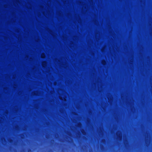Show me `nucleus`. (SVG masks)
Masks as SVG:
<instances>
[{
	"mask_svg": "<svg viewBox=\"0 0 152 152\" xmlns=\"http://www.w3.org/2000/svg\"><path fill=\"white\" fill-rule=\"evenodd\" d=\"M47 65V63L45 61H44L42 62V65L43 67H45Z\"/></svg>",
	"mask_w": 152,
	"mask_h": 152,
	"instance_id": "f257e3e1",
	"label": "nucleus"
},
{
	"mask_svg": "<svg viewBox=\"0 0 152 152\" xmlns=\"http://www.w3.org/2000/svg\"><path fill=\"white\" fill-rule=\"evenodd\" d=\"M41 58H45V54L44 53H42L41 55Z\"/></svg>",
	"mask_w": 152,
	"mask_h": 152,
	"instance_id": "f03ea898",
	"label": "nucleus"
},
{
	"mask_svg": "<svg viewBox=\"0 0 152 152\" xmlns=\"http://www.w3.org/2000/svg\"><path fill=\"white\" fill-rule=\"evenodd\" d=\"M102 63L103 64L105 65L106 64V62L105 61H102Z\"/></svg>",
	"mask_w": 152,
	"mask_h": 152,
	"instance_id": "7ed1b4c3",
	"label": "nucleus"
}]
</instances>
